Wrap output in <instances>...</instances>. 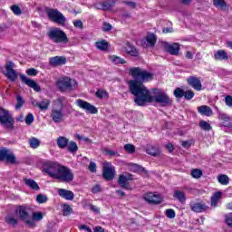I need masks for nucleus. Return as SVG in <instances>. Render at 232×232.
<instances>
[{
  "mask_svg": "<svg viewBox=\"0 0 232 232\" xmlns=\"http://www.w3.org/2000/svg\"><path fill=\"white\" fill-rule=\"evenodd\" d=\"M98 99H108V92L99 89L96 93Z\"/></svg>",
  "mask_w": 232,
  "mask_h": 232,
  "instance_id": "obj_44",
  "label": "nucleus"
},
{
  "mask_svg": "<svg viewBox=\"0 0 232 232\" xmlns=\"http://www.w3.org/2000/svg\"><path fill=\"white\" fill-rule=\"evenodd\" d=\"M6 161L9 164H17V158L15 155L8 149L0 150V162Z\"/></svg>",
  "mask_w": 232,
  "mask_h": 232,
  "instance_id": "obj_9",
  "label": "nucleus"
},
{
  "mask_svg": "<svg viewBox=\"0 0 232 232\" xmlns=\"http://www.w3.org/2000/svg\"><path fill=\"white\" fill-rule=\"evenodd\" d=\"M213 3L217 8H226V2L224 0H214Z\"/></svg>",
  "mask_w": 232,
  "mask_h": 232,
  "instance_id": "obj_49",
  "label": "nucleus"
},
{
  "mask_svg": "<svg viewBox=\"0 0 232 232\" xmlns=\"http://www.w3.org/2000/svg\"><path fill=\"white\" fill-rule=\"evenodd\" d=\"M43 171L46 173V175H49L51 179H55L65 184L72 182L74 179L73 172L70 168L59 165V163L53 161L44 162Z\"/></svg>",
  "mask_w": 232,
  "mask_h": 232,
  "instance_id": "obj_2",
  "label": "nucleus"
},
{
  "mask_svg": "<svg viewBox=\"0 0 232 232\" xmlns=\"http://www.w3.org/2000/svg\"><path fill=\"white\" fill-rule=\"evenodd\" d=\"M110 61L113 63V64H126V60L117 56V55H111L109 57Z\"/></svg>",
  "mask_w": 232,
  "mask_h": 232,
  "instance_id": "obj_36",
  "label": "nucleus"
},
{
  "mask_svg": "<svg viewBox=\"0 0 232 232\" xmlns=\"http://www.w3.org/2000/svg\"><path fill=\"white\" fill-rule=\"evenodd\" d=\"M44 217L43 212H33L32 218H29V220H27V226L29 227H35V222H40Z\"/></svg>",
  "mask_w": 232,
  "mask_h": 232,
  "instance_id": "obj_20",
  "label": "nucleus"
},
{
  "mask_svg": "<svg viewBox=\"0 0 232 232\" xmlns=\"http://www.w3.org/2000/svg\"><path fill=\"white\" fill-rule=\"evenodd\" d=\"M89 171H91V173H95V171H97V164H95V162L93 161L90 162Z\"/></svg>",
  "mask_w": 232,
  "mask_h": 232,
  "instance_id": "obj_55",
  "label": "nucleus"
},
{
  "mask_svg": "<svg viewBox=\"0 0 232 232\" xmlns=\"http://www.w3.org/2000/svg\"><path fill=\"white\" fill-rule=\"evenodd\" d=\"M190 209H192L195 213H204V211H208V209H209V206H208L204 201H201L191 204Z\"/></svg>",
  "mask_w": 232,
  "mask_h": 232,
  "instance_id": "obj_22",
  "label": "nucleus"
},
{
  "mask_svg": "<svg viewBox=\"0 0 232 232\" xmlns=\"http://www.w3.org/2000/svg\"><path fill=\"white\" fill-rule=\"evenodd\" d=\"M124 5H127V6H130V8H136L137 4L135 2H130V1H123Z\"/></svg>",
  "mask_w": 232,
  "mask_h": 232,
  "instance_id": "obj_61",
  "label": "nucleus"
},
{
  "mask_svg": "<svg viewBox=\"0 0 232 232\" xmlns=\"http://www.w3.org/2000/svg\"><path fill=\"white\" fill-rule=\"evenodd\" d=\"M24 106V99L20 94L16 95V104L14 106L15 110H21Z\"/></svg>",
  "mask_w": 232,
  "mask_h": 232,
  "instance_id": "obj_37",
  "label": "nucleus"
},
{
  "mask_svg": "<svg viewBox=\"0 0 232 232\" xmlns=\"http://www.w3.org/2000/svg\"><path fill=\"white\" fill-rule=\"evenodd\" d=\"M187 82L188 86H191V88L197 92H200V90H202V82L196 76H189L187 79Z\"/></svg>",
  "mask_w": 232,
  "mask_h": 232,
  "instance_id": "obj_19",
  "label": "nucleus"
},
{
  "mask_svg": "<svg viewBox=\"0 0 232 232\" xmlns=\"http://www.w3.org/2000/svg\"><path fill=\"white\" fill-rule=\"evenodd\" d=\"M45 12L52 23H55L60 26H66V16L63 13L53 8H47Z\"/></svg>",
  "mask_w": 232,
  "mask_h": 232,
  "instance_id": "obj_5",
  "label": "nucleus"
},
{
  "mask_svg": "<svg viewBox=\"0 0 232 232\" xmlns=\"http://www.w3.org/2000/svg\"><path fill=\"white\" fill-rule=\"evenodd\" d=\"M125 52L131 57H139V50L130 44H127L125 46Z\"/></svg>",
  "mask_w": 232,
  "mask_h": 232,
  "instance_id": "obj_28",
  "label": "nucleus"
},
{
  "mask_svg": "<svg viewBox=\"0 0 232 232\" xmlns=\"http://www.w3.org/2000/svg\"><path fill=\"white\" fill-rule=\"evenodd\" d=\"M79 229H84V230H86L87 232H93V231H92V228H90L88 226H86V225H82V226H80L79 227Z\"/></svg>",
  "mask_w": 232,
  "mask_h": 232,
  "instance_id": "obj_64",
  "label": "nucleus"
},
{
  "mask_svg": "<svg viewBox=\"0 0 232 232\" xmlns=\"http://www.w3.org/2000/svg\"><path fill=\"white\" fill-rule=\"evenodd\" d=\"M165 51L170 55H179L180 52V44L179 43L168 44H164Z\"/></svg>",
  "mask_w": 232,
  "mask_h": 232,
  "instance_id": "obj_18",
  "label": "nucleus"
},
{
  "mask_svg": "<svg viewBox=\"0 0 232 232\" xmlns=\"http://www.w3.org/2000/svg\"><path fill=\"white\" fill-rule=\"evenodd\" d=\"M89 208H90L91 211H92L93 213H97V214L101 213V208H99L95 205H90Z\"/></svg>",
  "mask_w": 232,
  "mask_h": 232,
  "instance_id": "obj_59",
  "label": "nucleus"
},
{
  "mask_svg": "<svg viewBox=\"0 0 232 232\" xmlns=\"http://www.w3.org/2000/svg\"><path fill=\"white\" fill-rule=\"evenodd\" d=\"M111 24L108 23L103 24V32H111Z\"/></svg>",
  "mask_w": 232,
  "mask_h": 232,
  "instance_id": "obj_62",
  "label": "nucleus"
},
{
  "mask_svg": "<svg viewBox=\"0 0 232 232\" xmlns=\"http://www.w3.org/2000/svg\"><path fill=\"white\" fill-rule=\"evenodd\" d=\"M198 111L200 115H205L206 117H211V115H213V110L208 105H201L198 107Z\"/></svg>",
  "mask_w": 232,
  "mask_h": 232,
  "instance_id": "obj_25",
  "label": "nucleus"
},
{
  "mask_svg": "<svg viewBox=\"0 0 232 232\" xmlns=\"http://www.w3.org/2000/svg\"><path fill=\"white\" fill-rule=\"evenodd\" d=\"M0 123L7 130H14V116L10 114V111L0 108Z\"/></svg>",
  "mask_w": 232,
  "mask_h": 232,
  "instance_id": "obj_8",
  "label": "nucleus"
},
{
  "mask_svg": "<svg viewBox=\"0 0 232 232\" xmlns=\"http://www.w3.org/2000/svg\"><path fill=\"white\" fill-rule=\"evenodd\" d=\"M38 108L42 111H44L50 108V100H44L38 103Z\"/></svg>",
  "mask_w": 232,
  "mask_h": 232,
  "instance_id": "obj_39",
  "label": "nucleus"
},
{
  "mask_svg": "<svg viewBox=\"0 0 232 232\" xmlns=\"http://www.w3.org/2000/svg\"><path fill=\"white\" fill-rule=\"evenodd\" d=\"M58 195L62 197V198H65V200H73V198H75V194H73L72 191L64 188H60Z\"/></svg>",
  "mask_w": 232,
  "mask_h": 232,
  "instance_id": "obj_23",
  "label": "nucleus"
},
{
  "mask_svg": "<svg viewBox=\"0 0 232 232\" xmlns=\"http://www.w3.org/2000/svg\"><path fill=\"white\" fill-rule=\"evenodd\" d=\"M20 79L22 82H24V84H26V86H29V88H33L34 92H41V87L39 86V84H37V82H35V81L29 79L24 74H21Z\"/></svg>",
  "mask_w": 232,
  "mask_h": 232,
  "instance_id": "obj_17",
  "label": "nucleus"
},
{
  "mask_svg": "<svg viewBox=\"0 0 232 232\" xmlns=\"http://www.w3.org/2000/svg\"><path fill=\"white\" fill-rule=\"evenodd\" d=\"M214 58L216 59V61H227V59H229V55L225 50H218L214 54Z\"/></svg>",
  "mask_w": 232,
  "mask_h": 232,
  "instance_id": "obj_27",
  "label": "nucleus"
},
{
  "mask_svg": "<svg viewBox=\"0 0 232 232\" xmlns=\"http://www.w3.org/2000/svg\"><path fill=\"white\" fill-rule=\"evenodd\" d=\"M56 86L60 92H66L75 90L77 88V82L75 80H72L69 77L60 78L56 82Z\"/></svg>",
  "mask_w": 232,
  "mask_h": 232,
  "instance_id": "obj_7",
  "label": "nucleus"
},
{
  "mask_svg": "<svg viewBox=\"0 0 232 232\" xmlns=\"http://www.w3.org/2000/svg\"><path fill=\"white\" fill-rule=\"evenodd\" d=\"M157 44V35L155 34H148L145 39L141 40L142 48H154Z\"/></svg>",
  "mask_w": 232,
  "mask_h": 232,
  "instance_id": "obj_16",
  "label": "nucleus"
},
{
  "mask_svg": "<svg viewBox=\"0 0 232 232\" xmlns=\"http://www.w3.org/2000/svg\"><path fill=\"white\" fill-rule=\"evenodd\" d=\"M47 35L55 44H68V43H70V39H68L66 33L59 27L52 28L47 33Z\"/></svg>",
  "mask_w": 232,
  "mask_h": 232,
  "instance_id": "obj_4",
  "label": "nucleus"
},
{
  "mask_svg": "<svg viewBox=\"0 0 232 232\" xmlns=\"http://www.w3.org/2000/svg\"><path fill=\"white\" fill-rule=\"evenodd\" d=\"M24 184L27 185L28 188L34 189V191H39L40 188L37 182L32 179H24Z\"/></svg>",
  "mask_w": 232,
  "mask_h": 232,
  "instance_id": "obj_31",
  "label": "nucleus"
},
{
  "mask_svg": "<svg viewBox=\"0 0 232 232\" xmlns=\"http://www.w3.org/2000/svg\"><path fill=\"white\" fill-rule=\"evenodd\" d=\"M185 92L183 91L181 88H176L174 91V97H176V99H182V97H184L185 95Z\"/></svg>",
  "mask_w": 232,
  "mask_h": 232,
  "instance_id": "obj_45",
  "label": "nucleus"
},
{
  "mask_svg": "<svg viewBox=\"0 0 232 232\" xmlns=\"http://www.w3.org/2000/svg\"><path fill=\"white\" fill-rule=\"evenodd\" d=\"M11 10L14 14V15H21V14H23L21 7H19L18 5H12Z\"/></svg>",
  "mask_w": 232,
  "mask_h": 232,
  "instance_id": "obj_50",
  "label": "nucleus"
},
{
  "mask_svg": "<svg viewBox=\"0 0 232 232\" xmlns=\"http://www.w3.org/2000/svg\"><path fill=\"white\" fill-rule=\"evenodd\" d=\"M102 177L105 180H113L115 179V167L111 163H103Z\"/></svg>",
  "mask_w": 232,
  "mask_h": 232,
  "instance_id": "obj_13",
  "label": "nucleus"
},
{
  "mask_svg": "<svg viewBox=\"0 0 232 232\" xmlns=\"http://www.w3.org/2000/svg\"><path fill=\"white\" fill-rule=\"evenodd\" d=\"M32 122H34V114H32V112H29L25 117V124H27V126H30Z\"/></svg>",
  "mask_w": 232,
  "mask_h": 232,
  "instance_id": "obj_53",
  "label": "nucleus"
},
{
  "mask_svg": "<svg viewBox=\"0 0 232 232\" xmlns=\"http://www.w3.org/2000/svg\"><path fill=\"white\" fill-rule=\"evenodd\" d=\"M5 222L6 224H8L9 226H17L18 224V220L17 218H15V217H14V215L9 214L5 217Z\"/></svg>",
  "mask_w": 232,
  "mask_h": 232,
  "instance_id": "obj_34",
  "label": "nucleus"
},
{
  "mask_svg": "<svg viewBox=\"0 0 232 232\" xmlns=\"http://www.w3.org/2000/svg\"><path fill=\"white\" fill-rule=\"evenodd\" d=\"M132 180H134V179L133 175L130 173L121 174L118 179V184L123 189H131V188H130V183L128 182Z\"/></svg>",
  "mask_w": 232,
  "mask_h": 232,
  "instance_id": "obj_15",
  "label": "nucleus"
},
{
  "mask_svg": "<svg viewBox=\"0 0 232 232\" xmlns=\"http://www.w3.org/2000/svg\"><path fill=\"white\" fill-rule=\"evenodd\" d=\"M124 150L127 151V153H135V146L132 144L124 145Z\"/></svg>",
  "mask_w": 232,
  "mask_h": 232,
  "instance_id": "obj_52",
  "label": "nucleus"
},
{
  "mask_svg": "<svg viewBox=\"0 0 232 232\" xmlns=\"http://www.w3.org/2000/svg\"><path fill=\"white\" fill-rule=\"evenodd\" d=\"M92 193H101V185H95L92 187Z\"/></svg>",
  "mask_w": 232,
  "mask_h": 232,
  "instance_id": "obj_60",
  "label": "nucleus"
},
{
  "mask_svg": "<svg viewBox=\"0 0 232 232\" xmlns=\"http://www.w3.org/2000/svg\"><path fill=\"white\" fill-rule=\"evenodd\" d=\"M14 68H15V63H14V62L9 61L6 63L5 64V77L9 80L12 81V82H14V81H17V71L14 70Z\"/></svg>",
  "mask_w": 232,
  "mask_h": 232,
  "instance_id": "obj_12",
  "label": "nucleus"
},
{
  "mask_svg": "<svg viewBox=\"0 0 232 232\" xmlns=\"http://www.w3.org/2000/svg\"><path fill=\"white\" fill-rule=\"evenodd\" d=\"M70 142V140L64 136H60L56 140V144L60 150H64L67 148L68 144Z\"/></svg>",
  "mask_w": 232,
  "mask_h": 232,
  "instance_id": "obj_26",
  "label": "nucleus"
},
{
  "mask_svg": "<svg viewBox=\"0 0 232 232\" xmlns=\"http://www.w3.org/2000/svg\"><path fill=\"white\" fill-rule=\"evenodd\" d=\"M199 128H201V130H203L204 131H210V130H212L211 124H209L206 121H201L199 122Z\"/></svg>",
  "mask_w": 232,
  "mask_h": 232,
  "instance_id": "obj_42",
  "label": "nucleus"
},
{
  "mask_svg": "<svg viewBox=\"0 0 232 232\" xmlns=\"http://www.w3.org/2000/svg\"><path fill=\"white\" fill-rule=\"evenodd\" d=\"M193 97H195V92H193V91L191 90L185 91L184 98L186 99V101H191Z\"/></svg>",
  "mask_w": 232,
  "mask_h": 232,
  "instance_id": "obj_48",
  "label": "nucleus"
},
{
  "mask_svg": "<svg viewBox=\"0 0 232 232\" xmlns=\"http://www.w3.org/2000/svg\"><path fill=\"white\" fill-rule=\"evenodd\" d=\"M220 197H222V192L218 191L214 193L210 199V206L212 208H217L218 206V200H220Z\"/></svg>",
  "mask_w": 232,
  "mask_h": 232,
  "instance_id": "obj_30",
  "label": "nucleus"
},
{
  "mask_svg": "<svg viewBox=\"0 0 232 232\" xmlns=\"http://www.w3.org/2000/svg\"><path fill=\"white\" fill-rule=\"evenodd\" d=\"M225 104H226L227 106H228L229 108L232 107V96H231V95H227V96L225 97Z\"/></svg>",
  "mask_w": 232,
  "mask_h": 232,
  "instance_id": "obj_56",
  "label": "nucleus"
},
{
  "mask_svg": "<svg viewBox=\"0 0 232 232\" xmlns=\"http://www.w3.org/2000/svg\"><path fill=\"white\" fill-rule=\"evenodd\" d=\"M191 176L193 177V179H200V177H202V170L198 169H194L191 170Z\"/></svg>",
  "mask_w": 232,
  "mask_h": 232,
  "instance_id": "obj_47",
  "label": "nucleus"
},
{
  "mask_svg": "<svg viewBox=\"0 0 232 232\" xmlns=\"http://www.w3.org/2000/svg\"><path fill=\"white\" fill-rule=\"evenodd\" d=\"M105 153L110 157H115V155H117V151L111 150H105Z\"/></svg>",
  "mask_w": 232,
  "mask_h": 232,
  "instance_id": "obj_63",
  "label": "nucleus"
},
{
  "mask_svg": "<svg viewBox=\"0 0 232 232\" xmlns=\"http://www.w3.org/2000/svg\"><path fill=\"white\" fill-rule=\"evenodd\" d=\"M96 48H98V50H102V51L108 50V42H106V40L97 42Z\"/></svg>",
  "mask_w": 232,
  "mask_h": 232,
  "instance_id": "obj_43",
  "label": "nucleus"
},
{
  "mask_svg": "<svg viewBox=\"0 0 232 232\" xmlns=\"http://www.w3.org/2000/svg\"><path fill=\"white\" fill-rule=\"evenodd\" d=\"M167 218H173L175 217V210L169 208L166 210Z\"/></svg>",
  "mask_w": 232,
  "mask_h": 232,
  "instance_id": "obj_57",
  "label": "nucleus"
},
{
  "mask_svg": "<svg viewBox=\"0 0 232 232\" xmlns=\"http://www.w3.org/2000/svg\"><path fill=\"white\" fill-rule=\"evenodd\" d=\"M73 24H74L75 28H80L81 30H82V28H84L82 21H81V20L74 21Z\"/></svg>",
  "mask_w": 232,
  "mask_h": 232,
  "instance_id": "obj_58",
  "label": "nucleus"
},
{
  "mask_svg": "<svg viewBox=\"0 0 232 232\" xmlns=\"http://www.w3.org/2000/svg\"><path fill=\"white\" fill-rule=\"evenodd\" d=\"M29 146L33 148V150H36L38 146H41V140H39V139L37 138L33 137L29 140Z\"/></svg>",
  "mask_w": 232,
  "mask_h": 232,
  "instance_id": "obj_40",
  "label": "nucleus"
},
{
  "mask_svg": "<svg viewBox=\"0 0 232 232\" xmlns=\"http://www.w3.org/2000/svg\"><path fill=\"white\" fill-rule=\"evenodd\" d=\"M76 104L81 108L82 110H84L86 113H91L92 115H95L99 111L97 110V107L92 105V103L84 101L78 99L76 100Z\"/></svg>",
  "mask_w": 232,
  "mask_h": 232,
  "instance_id": "obj_14",
  "label": "nucleus"
},
{
  "mask_svg": "<svg viewBox=\"0 0 232 232\" xmlns=\"http://www.w3.org/2000/svg\"><path fill=\"white\" fill-rule=\"evenodd\" d=\"M174 198H177L181 204H184L186 202V193L180 190H176L173 195Z\"/></svg>",
  "mask_w": 232,
  "mask_h": 232,
  "instance_id": "obj_32",
  "label": "nucleus"
},
{
  "mask_svg": "<svg viewBox=\"0 0 232 232\" xmlns=\"http://www.w3.org/2000/svg\"><path fill=\"white\" fill-rule=\"evenodd\" d=\"M36 202H38V204H44L48 202V197H46V195L38 194L36 196Z\"/></svg>",
  "mask_w": 232,
  "mask_h": 232,
  "instance_id": "obj_46",
  "label": "nucleus"
},
{
  "mask_svg": "<svg viewBox=\"0 0 232 232\" xmlns=\"http://www.w3.org/2000/svg\"><path fill=\"white\" fill-rule=\"evenodd\" d=\"M63 217H70L72 213H73V209L70 205L65 204L63 205Z\"/></svg>",
  "mask_w": 232,
  "mask_h": 232,
  "instance_id": "obj_41",
  "label": "nucleus"
},
{
  "mask_svg": "<svg viewBox=\"0 0 232 232\" xmlns=\"http://www.w3.org/2000/svg\"><path fill=\"white\" fill-rule=\"evenodd\" d=\"M218 119L219 121H222V124L225 128H232L231 117H229V115L226 113H219Z\"/></svg>",
  "mask_w": 232,
  "mask_h": 232,
  "instance_id": "obj_24",
  "label": "nucleus"
},
{
  "mask_svg": "<svg viewBox=\"0 0 232 232\" xmlns=\"http://www.w3.org/2000/svg\"><path fill=\"white\" fill-rule=\"evenodd\" d=\"M152 93L155 95L152 96V102L154 101L158 104H161V106H171L173 104V100L160 89H153Z\"/></svg>",
  "mask_w": 232,
  "mask_h": 232,
  "instance_id": "obj_6",
  "label": "nucleus"
},
{
  "mask_svg": "<svg viewBox=\"0 0 232 232\" xmlns=\"http://www.w3.org/2000/svg\"><path fill=\"white\" fill-rule=\"evenodd\" d=\"M218 181L219 184H222V186H227L229 184V177L225 174H221L218 177Z\"/></svg>",
  "mask_w": 232,
  "mask_h": 232,
  "instance_id": "obj_38",
  "label": "nucleus"
},
{
  "mask_svg": "<svg viewBox=\"0 0 232 232\" xmlns=\"http://www.w3.org/2000/svg\"><path fill=\"white\" fill-rule=\"evenodd\" d=\"M15 213L18 215L20 220L27 225V220H30V207L26 205L17 206Z\"/></svg>",
  "mask_w": 232,
  "mask_h": 232,
  "instance_id": "obj_11",
  "label": "nucleus"
},
{
  "mask_svg": "<svg viewBox=\"0 0 232 232\" xmlns=\"http://www.w3.org/2000/svg\"><path fill=\"white\" fill-rule=\"evenodd\" d=\"M67 150L70 153H77L79 150V146H77V143L75 141H69L67 145Z\"/></svg>",
  "mask_w": 232,
  "mask_h": 232,
  "instance_id": "obj_35",
  "label": "nucleus"
},
{
  "mask_svg": "<svg viewBox=\"0 0 232 232\" xmlns=\"http://www.w3.org/2000/svg\"><path fill=\"white\" fill-rule=\"evenodd\" d=\"M146 153H148V155H151L152 157H157L160 151L159 150V148L149 145L146 148Z\"/></svg>",
  "mask_w": 232,
  "mask_h": 232,
  "instance_id": "obj_33",
  "label": "nucleus"
},
{
  "mask_svg": "<svg viewBox=\"0 0 232 232\" xmlns=\"http://www.w3.org/2000/svg\"><path fill=\"white\" fill-rule=\"evenodd\" d=\"M130 75L134 80L129 81V90L134 95V102L137 106H146V104L153 102V96L144 82H150L155 79V74L140 67H133L129 71Z\"/></svg>",
  "mask_w": 232,
  "mask_h": 232,
  "instance_id": "obj_1",
  "label": "nucleus"
},
{
  "mask_svg": "<svg viewBox=\"0 0 232 232\" xmlns=\"http://www.w3.org/2000/svg\"><path fill=\"white\" fill-rule=\"evenodd\" d=\"M66 101V98L64 97H59L56 100L53 101V107L51 111V119L53 121H54L56 124H59V122H63L64 120V112L63 111V109L64 108V102Z\"/></svg>",
  "mask_w": 232,
  "mask_h": 232,
  "instance_id": "obj_3",
  "label": "nucleus"
},
{
  "mask_svg": "<svg viewBox=\"0 0 232 232\" xmlns=\"http://www.w3.org/2000/svg\"><path fill=\"white\" fill-rule=\"evenodd\" d=\"M115 6V0H107L100 5L99 10H111Z\"/></svg>",
  "mask_w": 232,
  "mask_h": 232,
  "instance_id": "obj_29",
  "label": "nucleus"
},
{
  "mask_svg": "<svg viewBox=\"0 0 232 232\" xmlns=\"http://www.w3.org/2000/svg\"><path fill=\"white\" fill-rule=\"evenodd\" d=\"M27 75L30 77H35L37 75L38 72L36 69L31 68L26 71Z\"/></svg>",
  "mask_w": 232,
  "mask_h": 232,
  "instance_id": "obj_54",
  "label": "nucleus"
},
{
  "mask_svg": "<svg viewBox=\"0 0 232 232\" xmlns=\"http://www.w3.org/2000/svg\"><path fill=\"white\" fill-rule=\"evenodd\" d=\"M144 200L149 204H153L154 206H159V204H162V195L157 192H147L143 195Z\"/></svg>",
  "mask_w": 232,
  "mask_h": 232,
  "instance_id": "obj_10",
  "label": "nucleus"
},
{
  "mask_svg": "<svg viewBox=\"0 0 232 232\" xmlns=\"http://www.w3.org/2000/svg\"><path fill=\"white\" fill-rule=\"evenodd\" d=\"M49 64L53 68H55L57 66H63V65L66 64V57H64V56L51 57L49 59Z\"/></svg>",
  "mask_w": 232,
  "mask_h": 232,
  "instance_id": "obj_21",
  "label": "nucleus"
},
{
  "mask_svg": "<svg viewBox=\"0 0 232 232\" xmlns=\"http://www.w3.org/2000/svg\"><path fill=\"white\" fill-rule=\"evenodd\" d=\"M225 222L228 227H232V213H228L225 216Z\"/></svg>",
  "mask_w": 232,
  "mask_h": 232,
  "instance_id": "obj_51",
  "label": "nucleus"
}]
</instances>
